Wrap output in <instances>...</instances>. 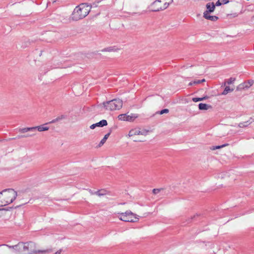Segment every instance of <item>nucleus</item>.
Returning a JSON list of instances; mask_svg holds the SVG:
<instances>
[{"mask_svg": "<svg viewBox=\"0 0 254 254\" xmlns=\"http://www.w3.org/2000/svg\"><path fill=\"white\" fill-rule=\"evenodd\" d=\"M91 6L86 3H82L76 6L71 15V19L78 21L86 17L89 13Z\"/></svg>", "mask_w": 254, "mask_h": 254, "instance_id": "nucleus-1", "label": "nucleus"}, {"mask_svg": "<svg viewBox=\"0 0 254 254\" xmlns=\"http://www.w3.org/2000/svg\"><path fill=\"white\" fill-rule=\"evenodd\" d=\"M17 192L12 189H7L0 192V203L5 206L12 203L16 198Z\"/></svg>", "mask_w": 254, "mask_h": 254, "instance_id": "nucleus-2", "label": "nucleus"}, {"mask_svg": "<svg viewBox=\"0 0 254 254\" xmlns=\"http://www.w3.org/2000/svg\"><path fill=\"white\" fill-rule=\"evenodd\" d=\"M173 0H156L150 6L152 11H159L167 8Z\"/></svg>", "mask_w": 254, "mask_h": 254, "instance_id": "nucleus-3", "label": "nucleus"}, {"mask_svg": "<svg viewBox=\"0 0 254 254\" xmlns=\"http://www.w3.org/2000/svg\"><path fill=\"white\" fill-rule=\"evenodd\" d=\"M103 107L107 110L113 111L120 109L123 106V101L119 99H115L103 103Z\"/></svg>", "mask_w": 254, "mask_h": 254, "instance_id": "nucleus-4", "label": "nucleus"}, {"mask_svg": "<svg viewBox=\"0 0 254 254\" xmlns=\"http://www.w3.org/2000/svg\"><path fill=\"white\" fill-rule=\"evenodd\" d=\"M118 218L120 220L130 222H135L138 220V216L133 213L131 211L127 210L124 213H119Z\"/></svg>", "mask_w": 254, "mask_h": 254, "instance_id": "nucleus-5", "label": "nucleus"}, {"mask_svg": "<svg viewBox=\"0 0 254 254\" xmlns=\"http://www.w3.org/2000/svg\"><path fill=\"white\" fill-rule=\"evenodd\" d=\"M25 250L26 254H39L50 253L52 252L51 249H47L45 250H36V244L34 242H29L25 243Z\"/></svg>", "mask_w": 254, "mask_h": 254, "instance_id": "nucleus-6", "label": "nucleus"}, {"mask_svg": "<svg viewBox=\"0 0 254 254\" xmlns=\"http://www.w3.org/2000/svg\"><path fill=\"white\" fill-rule=\"evenodd\" d=\"M0 246H6L9 249H13L14 251L18 254H26L25 244V243L19 242L14 246H10L8 245L3 244Z\"/></svg>", "mask_w": 254, "mask_h": 254, "instance_id": "nucleus-7", "label": "nucleus"}, {"mask_svg": "<svg viewBox=\"0 0 254 254\" xmlns=\"http://www.w3.org/2000/svg\"><path fill=\"white\" fill-rule=\"evenodd\" d=\"M48 124V123H46L44 125L37 127L19 128V132L21 133H25L28 131L34 132L36 130V129H37L39 131H46L48 130L49 128V127L46 126V125H47Z\"/></svg>", "mask_w": 254, "mask_h": 254, "instance_id": "nucleus-8", "label": "nucleus"}, {"mask_svg": "<svg viewBox=\"0 0 254 254\" xmlns=\"http://www.w3.org/2000/svg\"><path fill=\"white\" fill-rule=\"evenodd\" d=\"M254 83L253 80H250L247 82H245L239 85L237 87V90L247 89L249 88Z\"/></svg>", "mask_w": 254, "mask_h": 254, "instance_id": "nucleus-9", "label": "nucleus"}, {"mask_svg": "<svg viewBox=\"0 0 254 254\" xmlns=\"http://www.w3.org/2000/svg\"><path fill=\"white\" fill-rule=\"evenodd\" d=\"M108 125L107 121L106 120H102L99 122L93 124L90 126V128L91 129H94L96 127H103Z\"/></svg>", "mask_w": 254, "mask_h": 254, "instance_id": "nucleus-10", "label": "nucleus"}, {"mask_svg": "<svg viewBox=\"0 0 254 254\" xmlns=\"http://www.w3.org/2000/svg\"><path fill=\"white\" fill-rule=\"evenodd\" d=\"M206 7L207 10L204 11L203 13H206V14L213 12L215 9V4L213 2H209L207 3Z\"/></svg>", "mask_w": 254, "mask_h": 254, "instance_id": "nucleus-11", "label": "nucleus"}, {"mask_svg": "<svg viewBox=\"0 0 254 254\" xmlns=\"http://www.w3.org/2000/svg\"><path fill=\"white\" fill-rule=\"evenodd\" d=\"M91 193L92 194L97 195L99 196H103V195H105L108 194V191L106 190L101 189V190H98L96 191H95L94 192L91 191Z\"/></svg>", "mask_w": 254, "mask_h": 254, "instance_id": "nucleus-12", "label": "nucleus"}, {"mask_svg": "<svg viewBox=\"0 0 254 254\" xmlns=\"http://www.w3.org/2000/svg\"><path fill=\"white\" fill-rule=\"evenodd\" d=\"M136 135H140V130L137 128H133L131 129L128 134L129 137H131Z\"/></svg>", "mask_w": 254, "mask_h": 254, "instance_id": "nucleus-13", "label": "nucleus"}, {"mask_svg": "<svg viewBox=\"0 0 254 254\" xmlns=\"http://www.w3.org/2000/svg\"><path fill=\"white\" fill-rule=\"evenodd\" d=\"M203 17L205 19L211 20L212 21H215L218 19V17L216 16H211L209 15V14H206V13H203Z\"/></svg>", "mask_w": 254, "mask_h": 254, "instance_id": "nucleus-14", "label": "nucleus"}, {"mask_svg": "<svg viewBox=\"0 0 254 254\" xmlns=\"http://www.w3.org/2000/svg\"><path fill=\"white\" fill-rule=\"evenodd\" d=\"M211 107L210 105L204 103H201L198 105V108L200 110H207Z\"/></svg>", "mask_w": 254, "mask_h": 254, "instance_id": "nucleus-15", "label": "nucleus"}, {"mask_svg": "<svg viewBox=\"0 0 254 254\" xmlns=\"http://www.w3.org/2000/svg\"><path fill=\"white\" fill-rule=\"evenodd\" d=\"M110 133H111V131L109 133H108L107 134H106L104 137H103V138L101 140V141L100 142L98 146L99 147H101V146H102L105 143V142L106 141L107 139H108V138L109 137V136H110Z\"/></svg>", "mask_w": 254, "mask_h": 254, "instance_id": "nucleus-16", "label": "nucleus"}, {"mask_svg": "<svg viewBox=\"0 0 254 254\" xmlns=\"http://www.w3.org/2000/svg\"><path fill=\"white\" fill-rule=\"evenodd\" d=\"M252 123V121H247L246 122H242L239 124L238 127H247Z\"/></svg>", "mask_w": 254, "mask_h": 254, "instance_id": "nucleus-17", "label": "nucleus"}, {"mask_svg": "<svg viewBox=\"0 0 254 254\" xmlns=\"http://www.w3.org/2000/svg\"><path fill=\"white\" fill-rule=\"evenodd\" d=\"M65 117H66L64 115H61L60 116L58 117L56 119L53 120L52 121L50 122L49 123V124L55 123L59 121L62 120V119H65Z\"/></svg>", "mask_w": 254, "mask_h": 254, "instance_id": "nucleus-18", "label": "nucleus"}, {"mask_svg": "<svg viewBox=\"0 0 254 254\" xmlns=\"http://www.w3.org/2000/svg\"><path fill=\"white\" fill-rule=\"evenodd\" d=\"M234 90L233 88L231 89L230 87L228 86H226L225 88V89L224 90L223 92H222V95H226L229 92H232Z\"/></svg>", "mask_w": 254, "mask_h": 254, "instance_id": "nucleus-19", "label": "nucleus"}, {"mask_svg": "<svg viewBox=\"0 0 254 254\" xmlns=\"http://www.w3.org/2000/svg\"><path fill=\"white\" fill-rule=\"evenodd\" d=\"M208 98V96H204L203 97H202V98H196V97H195V98H192V101L194 102H198V101H203L205 99H207Z\"/></svg>", "mask_w": 254, "mask_h": 254, "instance_id": "nucleus-20", "label": "nucleus"}, {"mask_svg": "<svg viewBox=\"0 0 254 254\" xmlns=\"http://www.w3.org/2000/svg\"><path fill=\"white\" fill-rule=\"evenodd\" d=\"M34 135H35L34 133H33V134H25V135H18L16 138H24V137H31L32 136H34Z\"/></svg>", "mask_w": 254, "mask_h": 254, "instance_id": "nucleus-21", "label": "nucleus"}, {"mask_svg": "<svg viewBox=\"0 0 254 254\" xmlns=\"http://www.w3.org/2000/svg\"><path fill=\"white\" fill-rule=\"evenodd\" d=\"M228 145V144H223L222 145H218V146H213L211 148V149L214 150H215V149H220V148H222L223 147L226 146Z\"/></svg>", "mask_w": 254, "mask_h": 254, "instance_id": "nucleus-22", "label": "nucleus"}, {"mask_svg": "<svg viewBox=\"0 0 254 254\" xmlns=\"http://www.w3.org/2000/svg\"><path fill=\"white\" fill-rule=\"evenodd\" d=\"M114 51V48L111 47L104 48L101 50L102 52H113Z\"/></svg>", "mask_w": 254, "mask_h": 254, "instance_id": "nucleus-23", "label": "nucleus"}, {"mask_svg": "<svg viewBox=\"0 0 254 254\" xmlns=\"http://www.w3.org/2000/svg\"><path fill=\"white\" fill-rule=\"evenodd\" d=\"M119 119L122 121H126L127 115L126 114H121L118 116Z\"/></svg>", "mask_w": 254, "mask_h": 254, "instance_id": "nucleus-24", "label": "nucleus"}, {"mask_svg": "<svg viewBox=\"0 0 254 254\" xmlns=\"http://www.w3.org/2000/svg\"><path fill=\"white\" fill-rule=\"evenodd\" d=\"M205 81V79H203L201 80H195L193 81V83L194 85L200 84L201 83H202Z\"/></svg>", "mask_w": 254, "mask_h": 254, "instance_id": "nucleus-25", "label": "nucleus"}, {"mask_svg": "<svg viewBox=\"0 0 254 254\" xmlns=\"http://www.w3.org/2000/svg\"><path fill=\"white\" fill-rule=\"evenodd\" d=\"M235 80V78L231 77L229 78L228 81H227V83L228 84H230L233 83Z\"/></svg>", "mask_w": 254, "mask_h": 254, "instance_id": "nucleus-26", "label": "nucleus"}, {"mask_svg": "<svg viewBox=\"0 0 254 254\" xmlns=\"http://www.w3.org/2000/svg\"><path fill=\"white\" fill-rule=\"evenodd\" d=\"M169 112V110L167 109H163L160 112V115H162L163 114H165V113H168Z\"/></svg>", "mask_w": 254, "mask_h": 254, "instance_id": "nucleus-27", "label": "nucleus"}, {"mask_svg": "<svg viewBox=\"0 0 254 254\" xmlns=\"http://www.w3.org/2000/svg\"><path fill=\"white\" fill-rule=\"evenodd\" d=\"M161 190H162V189H154L152 190V192L154 194H156L158 193Z\"/></svg>", "mask_w": 254, "mask_h": 254, "instance_id": "nucleus-28", "label": "nucleus"}, {"mask_svg": "<svg viewBox=\"0 0 254 254\" xmlns=\"http://www.w3.org/2000/svg\"><path fill=\"white\" fill-rule=\"evenodd\" d=\"M132 118H133V117H132L131 116H129V115L127 116L126 121H130H130H132Z\"/></svg>", "mask_w": 254, "mask_h": 254, "instance_id": "nucleus-29", "label": "nucleus"}, {"mask_svg": "<svg viewBox=\"0 0 254 254\" xmlns=\"http://www.w3.org/2000/svg\"><path fill=\"white\" fill-rule=\"evenodd\" d=\"M147 133V131H146V130H143V131L140 130V134H141V135H146Z\"/></svg>", "mask_w": 254, "mask_h": 254, "instance_id": "nucleus-30", "label": "nucleus"}, {"mask_svg": "<svg viewBox=\"0 0 254 254\" xmlns=\"http://www.w3.org/2000/svg\"><path fill=\"white\" fill-rule=\"evenodd\" d=\"M222 4H227L229 2V0H220Z\"/></svg>", "mask_w": 254, "mask_h": 254, "instance_id": "nucleus-31", "label": "nucleus"}, {"mask_svg": "<svg viewBox=\"0 0 254 254\" xmlns=\"http://www.w3.org/2000/svg\"><path fill=\"white\" fill-rule=\"evenodd\" d=\"M222 4L221 3V1L220 0H218L216 2L215 4V6H220Z\"/></svg>", "mask_w": 254, "mask_h": 254, "instance_id": "nucleus-32", "label": "nucleus"}, {"mask_svg": "<svg viewBox=\"0 0 254 254\" xmlns=\"http://www.w3.org/2000/svg\"><path fill=\"white\" fill-rule=\"evenodd\" d=\"M62 252V250H60L58 251L57 252H56L54 254H60Z\"/></svg>", "mask_w": 254, "mask_h": 254, "instance_id": "nucleus-33", "label": "nucleus"}, {"mask_svg": "<svg viewBox=\"0 0 254 254\" xmlns=\"http://www.w3.org/2000/svg\"><path fill=\"white\" fill-rule=\"evenodd\" d=\"M194 85V84H193V81L190 82V83H189V86H192V85Z\"/></svg>", "mask_w": 254, "mask_h": 254, "instance_id": "nucleus-34", "label": "nucleus"}, {"mask_svg": "<svg viewBox=\"0 0 254 254\" xmlns=\"http://www.w3.org/2000/svg\"><path fill=\"white\" fill-rule=\"evenodd\" d=\"M6 210V209H0V211ZM1 216V214H0V217Z\"/></svg>", "mask_w": 254, "mask_h": 254, "instance_id": "nucleus-35", "label": "nucleus"}, {"mask_svg": "<svg viewBox=\"0 0 254 254\" xmlns=\"http://www.w3.org/2000/svg\"><path fill=\"white\" fill-rule=\"evenodd\" d=\"M16 138H11V139H15Z\"/></svg>", "mask_w": 254, "mask_h": 254, "instance_id": "nucleus-36", "label": "nucleus"}]
</instances>
